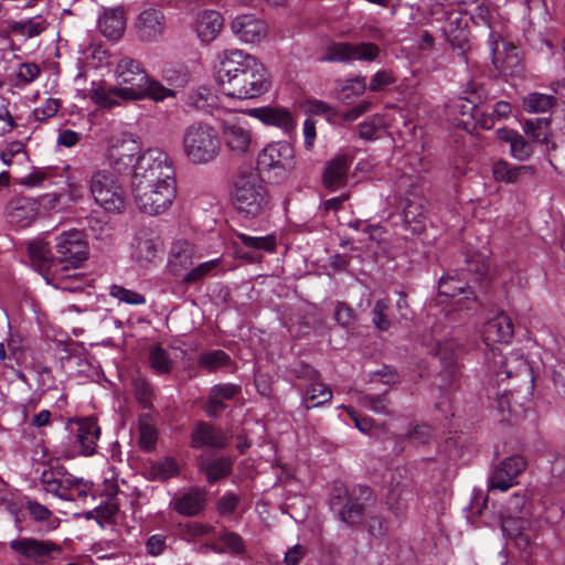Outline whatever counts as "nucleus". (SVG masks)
Wrapping results in <instances>:
<instances>
[{"label":"nucleus","instance_id":"nucleus-1","mask_svg":"<svg viewBox=\"0 0 565 565\" xmlns=\"http://www.w3.org/2000/svg\"><path fill=\"white\" fill-rule=\"evenodd\" d=\"M127 179L139 212L157 216L168 212L178 194L173 162L160 148L140 150L136 140L108 141V180Z\"/></svg>","mask_w":565,"mask_h":565},{"label":"nucleus","instance_id":"nucleus-2","mask_svg":"<svg viewBox=\"0 0 565 565\" xmlns=\"http://www.w3.org/2000/svg\"><path fill=\"white\" fill-rule=\"evenodd\" d=\"M215 81L223 96L239 102L257 99L271 87L267 67L252 54L238 49L223 52Z\"/></svg>","mask_w":565,"mask_h":565},{"label":"nucleus","instance_id":"nucleus-3","mask_svg":"<svg viewBox=\"0 0 565 565\" xmlns=\"http://www.w3.org/2000/svg\"><path fill=\"white\" fill-rule=\"evenodd\" d=\"M182 151L193 166H206L221 153L220 132L209 122H192L182 132Z\"/></svg>","mask_w":565,"mask_h":565},{"label":"nucleus","instance_id":"nucleus-4","mask_svg":"<svg viewBox=\"0 0 565 565\" xmlns=\"http://www.w3.org/2000/svg\"><path fill=\"white\" fill-rule=\"evenodd\" d=\"M109 65L114 85L108 87V108L120 102H134L146 79L147 71L138 60L130 56L115 57L114 61L108 62Z\"/></svg>","mask_w":565,"mask_h":565},{"label":"nucleus","instance_id":"nucleus-5","mask_svg":"<svg viewBox=\"0 0 565 565\" xmlns=\"http://www.w3.org/2000/svg\"><path fill=\"white\" fill-rule=\"evenodd\" d=\"M55 241V259L57 260L55 278L61 282L65 278H77L76 274L70 275L66 271L78 268L87 259L88 247L83 232L77 230L63 232Z\"/></svg>","mask_w":565,"mask_h":565},{"label":"nucleus","instance_id":"nucleus-6","mask_svg":"<svg viewBox=\"0 0 565 565\" xmlns=\"http://www.w3.org/2000/svg\"><path fill=\"white\" fill-rule=\"evenodd\" d=\"M233 203L245 217H256L267 206V192L256 175L239 178L235 183Z\"/></svg>","mask_w":565,"mask_h":565},{"label":"nucleus","instance_id":"nucleus-7","mask_svg":"<svg viewBox=\"0 0 565 565\" xmlns=\"http://www.w3.org/2000/svg\"><path fill=\"white\" fill-rule=\"evenodd\" d=\"M221 146L236 158L252 153L255 147V134L248 120L243 117L224 119L221 122Z\"/></svg>","mask_w":565,"mask_h":565},{"label":"nucleus","instance_id":"nucleus-8","mask_svg":"<svg viewBox=\"0 0 565 565\" xmlns=\"http://www.w3.org/2000/svg\"><path fill=\"white\" fill-rule=\"evenodd\" d=\"M257 163L262 170L273 172L276 177L284 178L289 174L296 166L295 149L287 141H271L258 153Z\"/></svg>","mask_w":565,"mask_h":565},{"label":"nucleus","instance_id":"nucleus-9","mask_svg":"<svg viewBox=\"0 0 565 565\" xmlns=\"http://www.w3.org/2000/svg\"><path fill=\"white\" fill-rule=\"evenodd\" d=\"M66 429L70 431V444L73 445L76 452L84 456L95 454L100 427L94 417L70 419Z\"/></svg>","mask_w":565,"mask_h":565},{"label":"nucleus","instance_id":"nucleus-10","mask_svg":"<svg viewBox=\"0 0 565 565\" xmlns=\"http://www.w3.org/2000/svg\"><path fill=\"white\" fill-rule=\"evenodd\" d=\"M244 114L258 120L266 127H275L289 136L297 129V119L292 111L280 105H267L247 108Z\"/></svg>","mask_w":565,"mask_h":565},{"label":"nucleus","instance_id":"nucleus-11","mask_svg":"<svg viewBox=\"0 0 565 565\" xmlns=\"http://www.w3.org/2000/svg\"><path fill=\"white\" fill-rule=\"evenodd\" d=\"M492 63L504 76H512L521 71V58L518 49L493 33L489 38Z\"/></svg>","mask_w":565,"mask_h":565},{"label":"nucleus","instance_id":"nucleus-12","mask_svg":"<svg viewBox=\"0 0 565 565\" xmlns=\"http://www.w3.org/2000/svg\"><path fill=\"white\" fill-rule=\"evenodd\" d=\"M10 548L21 554L28 559L47 563L58 559L63 553V547L51 541H41L36 539H18L10 543Z\"/></svg>","mask_w":565,"mask_h":565},{"label":"nucleus","instance_id":"nucleus-13","mask_svg":"<svg viewBox=\"0 0 565 565\" xmlns=\"http://www.w3.org/2000/svg\"><path fill=\"white\" fill-rule=\"evenodd\" d=\"M379 45L371 42L339 43L329 50V60L335 62H374L380 55Z\"/></svg>","mask_w":565,"mask_h":565},{"label":"nucleus","instance_id":"nucleus-14","mask_svg":"<svg viewBox=\"0 0 565 565\" xmlns=\"http://www.w3.org/2000/svg\"><path fill=\"white\" fill-rule=\"evenodd\" d=\"M526 461L521 456H512L500 462L489 478V489L507 491L516 483V477L525 469Z\"/></svg>","mask_w":565,"mask_h":565},{"label":"nucleus","instance_id":"nucleus-15","mask_svg":"<svg viewBox=\"0 0 565 565\" xmlns=\"http://www.w3.org/2000/svg\"><path fill=\"white\" fill-rule=\"evenodd\" d=\"M492 364L491 369L500 366V370L494 371L495 381L502 383L504 380L518 375H530V366L523 355L519 353H510L508 356L502 355L497 348H491Z\"/></svg>","mask_w":565,"mask_h":565},{"label":"nucleus","instance_id":"nucleus-16","mask_svg":"<svg viewBox=\"0 0 565 565\" xmlns=\"http://www.w3.org/2000/svg\"><path fill=\"white\" fill-rule=\"evenodd\" d=\"M438 292L447 298L460 296L455 305L461 310L463 308L472 310L476 308V298L472 289L460 278L455 276L441 277L438 284Z\"/></svg>","mask_w":565,"mask_h":565},{"label":"nucleus","instance_id":"nucleus-17","mask_svg":"<svg viewBox=\"0 0 565 565\" xmlns=\"http://www.w3.org/2000/svg\"><path fill=\"white\" fill-rule=\"evenodd\" d=\"M231 29L242 42L249 44L259 43L267 34L265 22L252 14H244L233 19Z\"/></svg>","mask_w":565,"mask_h":565},{"label":"nucleus","instance_id":"nucleus-18","mask_svg":"<svg viewBox=\"0 0 565 565\" xmlns=\"http://www.w3.org/2000/svg\"><path fill=\"white\" fill-rule=\"evenodd\" d=\"M164 30V15L156 9L140 12L136 20V33L142 42H156Z\"/></svg>","mask_w":565,"mask_h":565},{"label":"nucleus","instance_id":"nucleus-19","mask_svg":"<svg viewBox=\"0 0 565 565\" xmlns=\"http://www.w3.org/2000/svg\"><path fill=\"white\" fill-rule=\"evenodd\" d=\"M352 164V157L339 153L331 159L323 172V185L331 192L337 191L347 183L348 172Z\"/></svg>","mask_w":565,"mask_h":565},{"label":"nucleus","instance_id":"nucleus-20","mask_svg":"<svg viewBox=\"0 0 565 565\" xmlns=\"http://www.w3.org/2000/svg\"><path fill=\"white\" fill-rule=\"evenodd\" d=\"M158 237L150 228H140L131 242V257L141 266L151 263L157 255Z\"/></svg>","mask_w":565,"mask_h":565},{"label":"nucleus","instance_id":"nucleus-21","mask_svg":"<svg viewBox=\"0 0 565 565\" xmlns=\"http://www.w3.org/2000/svg\"><path fill=\"white\" fill-rule=\"evenodd\" d=\"M302 370L303 375L310 381L302 397L306 407H318L329 402L332 398V391L328 385L319 381L318 372L308 365H305Z\"/></svg>","mask_w":565,"mask_h":565},{"label":"nucleus","instance_id":"nucleus-22","mask_svg":"<svg viewBox=\"0 0 565 565\" xmlns=\"http://www.w3.org/2000/svg\"><path fill=\"white\" fill-rule=\"evenodd\" d=\"M482 337L488 347L497 343H509L513 337L511 318L501 313L490 319L483 327Z\"/></svg>","mask_w":565,"mask_h":565},{"label":"nucleus","instance_id":"nucleus-23","mask_svg":"<svg viewBox=\"0 0 565 565\" xmlns=\"http://www.w3.org/2000/svg\"><path fill=\"white\" fill-rule=\"evenodd\" d=\"M241 392V387L236 384L225 383L214 385L209 395V401L206 404V413L209 416H217L225 408V401L234 399Z\"/></svg>","mask_w":565,"mask_h":565},{"label":"nucleus","instance_id":"nucleus-24","mask_svg":"<svg viewBox=\"0 0 565 565\" xmlns=\"http://www.w3.org/2000/svg\"><path fill=\"white\" fill-rule=\"evenodd\" d=\"M7 212L12 222L28 224L39 215V203L31 198H14L7 205Z\"/></svg>","mask_w":565,"mask_h":565},{"label":"nucleus","instance_id":"nucleus-25","mask_svg":"<svg viewBox=\"0 0 565 565\" xmlns=\"http://www.w3.org/2000/svg\"><path fill=\"white\" fill-rule=\"evenodd\" d=\"M222 26V15L217 11L206 10L198 15L195 30L199 39L209 43L215 39Z\"/></svg>","mask_w":565,"mask_h":565},{"label":"nucleus","instance_id":"nucleus-26","mask_svg":"<svg viewBox=\"0 0 565 565\" xmlns=\"http://www.w3.org/2000/svg\"><path fill=\"white\" fill-rule=\"evenodd\" d=\"M227 444V436L207 424H199L192 433V446L194 448L213 447L222 448Z\"/></svg>","mask_w":565,"mask_h":565},{"label":"nucleus","instance_id":"nucleus-27","mask_svg":"<svg viewBox=\"0 0 565 565\" xmlns=\"http://www.w3.org/2000/svg\"><path fill=\"white\" fill-rule=\"evenodd\" d=\"M523 131L526 137L532 141L546 146V148H554L551 142L552 129L551 120L548 118H531L526 119L522 125Z\"/></svg>","mask_w":565,"mask_h":565},{"label":"nucleus","instance_id":"nucleus-28","mask_svg":"<svg viewBox=\"0 0 565 565\" xmlns=\"http://www.w3.org/2000/svg\"><path fill=\"white\" fill-rule=\"evenodd\" d=\"M134 98V100H141L145 98L151 99L154 103H161L168 98H174L177 92L164 86L161 82L146 75V79L142 82L141 87Z\"/></svg>","mask_w":565,"mask_h":565},{"label":"nucleus","instance_id":"nucleus-29","mask_svg":"<svg viewBox=\"0 0 565 565\" xmlns=\"http://www.w3.org/2000/svg\"><path fill=\"white\" fill-rule=\"evenodd\" d=\"M497 137L509 143L511 156L519 160L525 161L532 154V147L524 138L515 130L501 128L497 130Z\"/></svg>","mask_w":565,"mask_h":565},{"label":"nucleus","instance_id":"nucleus-30","mask_svg":"<svg viewBox=\"0 0 565 565\" xmlns=\"http://www.w3.org/2000/svg\"><path fill=\"white\" fill-rule=\"evenodd\" d=\"M29 255L32 262L40 268L54 274L57 268V260L55 259V253L52 252V247L49 242L35 241L29 244Z\"/></svg>","mask_w":565,"mask_h":565},{"label":"nucleus","instance_id":"nucleus-31","mask_svg":"<svg viewBox=\"0 0 565 565\" xmlns=\"http://www.w3.org/2000/svg\"><path fill=\"white\" fill-rule=\"evenodd\" d=\"M206 500V493L200 489H191L186 493L174 499L173 508L182 515H195L204 507Z\"/></svg>","mask_w":565,"mask_h":565},{"label":"nucleus","instance_id":"nucleus-32","mask_svg":"<svg viewBox=\"0 0 565 565\" xmlns=\"http://www.w3.org/2000/svg\"><path fill=\"white\" fill-rule=\"evenodd\" d=\"M186 104L198 110L209 113L217 105V96L211 87L201 85L188 94Z\"/></svg>","mask_w":565,"mask_h":565},{"label":"nucleus","instance_id":"nucleus-33","mask_svg":"<svg viewBox=\"0 0 565 565\" xmlns=\"http://www.w3.org/2000/svg\"><path fill=\"white\" fill-rule=\"evenodd\" d=\"M300 107L302 111L309 117H323L329 124L332 125L338 122L339 115L337 108L321 99L312 97L306 98L301 102Z\"/></svg>","mask_w":565,"mask_h":565},{"label":"nucleus","instance_id":"nucleus-34","mask_svg":"<svg viewBox=\"0 0 565 565\" xmlns=\"http://www.w3.org/2000/svg\"><path fill=\"white\" fill-rule=\"evenodd\" d=\"M193 246L184 239L175 241L170 250V266L174 273L192 264Z\"/></svg>","mask_w":565,"mask_h":565},{"label":"nucleus","instance_id":"nucleus-35","mask_svg":"<svg viewBox=\"0 0 565 565\" xmlns=\"http://www.w3.org/2000/svg\"><path fill=\"white\" fill-rule=\"evenodd\" d=\"M424 206L419 202L408 201L403 211L404 227L413 234H419L424 230Z\"/></svg>","mask_w":565,"mask_h":565},{"label":"nucleus","instance_id":"nucleus-36","mask_svg":"<svg viewBox=\"0 0 565 565\" xmlns=\"http://www.w3.org/2000/svg\"><path fill=\"white\" fill-rule=\"evenodd\" d=\"M529 171H532L531 167L511 166L504 160H498L492 166V175L497 182L513 183Z\"/></svg>","mask_w":565,"mask_h":565},{"label":"nucleus","instance_id":"nucleus-37","mask_svg":"<svg viewBox=\"0 0 565 565\" xmlns=\"http://www.w3.org/2000/svg\"><path fill=\"white\" fill-rule=\"evenodd\" d=\"M366 89L365 78L356 76L348 79L337 89V98L344 105H351L356 98L362 96Z\"/></svg>","mask_w":565,"mask_h":565},{"label":"nucleus","instance_id":"nucleus-38","mask_svg":"<svg viewBox=\"0 0 565 565\" xmlns=\"http://www.w3.org/2000/svg\"><path fill=\"white\" fill-rule=\"evenodd\" d=\"M127 29V15L122 7L108 10V42H117Z\"/></svg>","mask_w":565,"mask_h":565},{"label":"nucleus","instance_id":"nucleus-39","mask_svg":"<svg viewBox=\"0 0 565 565\" xmlns=\"http://www.w3.org/2000/svg\"><path fill=\"white\" fill-rule=\"evenodd\" d=\"M555 104V96L537 92L530 93L523 98V108L530 114L546 113Z\"/></svg>","mask_w":565,"mask_h":565},{"label":"nucleus","instance_id":"nucleus-40","mask_svg":"<svg viewBox=\"0 0 565 565\" xmlns=\"http://www.w3.org/2000/svg\"><path fill=\"white\" fill-rule=\"evenodd\" d=\"M213 550L218 553L230 552L234 555H242L246 547L243 537L238 533L226 531L220 535Z\"/></svg>","mask_w":565,"mask_h":565},{"label":"nucleus","instance_id":"nucleus-41","mask_svg":"<svg viewBox=\"0 0 565 565\" xmlns=\"http://www.w3.org/2000/svg\"><path fill=\"white\" fill-rule=\"evenodd\" d=\"M201 469L205 472L207 480L214 482L231 473L232 461L230 458L221 457L201 462Z\"/></svg>","mask_w":565,"mask_h":565},{"label":"nucleus","instance_id":"nucleus-42","mask_svg":"<svg viewBox=\"0 0 565 565\" xmlns=\"http://www.w3.org/2000/svg\"><path fill=\"white\" fill-rule=\"evenodd\" d=\"M149 363L151 369L159 375L168 374L173 366V361L169 352L161 345L150 348Z\"/></svg>","mask_w":565,"mask_h":565},{"label":"nucleus","instance_id":"nucleus-43","mask_svg":"<svg viewBox=\"0 0 565 565\" xmlns=\"http://www.w3.org/2000/svg\"><path fill=\"white\" fill-rule=\"evenodd\" d=\"M235 235L245 247L250 249L273 252L276 247L274 235L250 236L241 232H236Z\"/></svg>","mask_w":565,"mask_h":565},{"label":"nucleus","instance_id":"nucleus-44","mask_svg":"<svg viewBox=\"0 0 565 565\" xmlns=\"http://www.w3.org/2000/svg\"><path fill=\"white\" fill-rule=\"evenodd\" d=\"M230 362V355L223 350H212L201 354L199 358V365L210 372L224 367L228 365Z\"/></svg>","mask_w":565,"mask_h":565},{"label":"nucleus","instance_id":"nucleus-45","mask_svg":"<svg viewBox=\"0 0 565 565\" xmlns=\"http://www.w3.org/2000/svg\"><path fill=\"white\" fill-rule=\"evenodd\" d=\"M157 441V429L152 419L148 415L139 418V444L145 450L154 448Z\"/></svg>","mask_w":565,"mask_h":565},{"label":"nucleus","instance_id":"nucleus-46","mask_svg":"<svg viewBox=\"0 0 565 565\" xmlns=\"http://www.w3.org/2000/svg\"><path fill=\"white\" fill-rule=\"evenodd\" d=\"M162 78L169 87L181 88L184 87L190 79L189 73L184 67L167 66L162 71Z\"/></svg>","mask_w":565,"mask_h":565},{"label":"nucleus","instance_id":"nucleus-47","mask_svg":"<svg viewBox=\"0 0 565 565\" xmlns=\"http://www.w3.org/2000/svg\"><path fill=\"white\" fill-rule=\"evenodd\" d=\"M390 301L386 298L379 299L372 310V321L376 329L386 331L391 327L388 318Z\"/></svg>","mask_w":565,"mask_h":565},{"label":"nucleus","instance_id":"nucleus-48","mask_svg":"<svg viewBox=\"0 0 565 565\" xmlns=\"http://www.w3.org/2000/svg\"><path fill=\"white\" fill-rule=\"evenodd\" d=\"M114 183V181H111ZM127 207V196L121 185L108 184V213H122Z\"/></svg>","mask_w":565,"mask_h":565},{"label":"nucleus","instance_id":"nucleus-49","mask_svg":"<svg viewBox=\"0 0 565 565\" xmlns=\"http://www.w3.org/2000/svg\"><path fill=\"white\" fill-rule=\"evenodd\" d=\"M495 124L493 113H489L483 106L477 107L471 120H463L462 126L469 130L471 127H480L483 129H491Z\"/></svg>","mask_w":565,"mask_h":565},{"label":"nucleus","instance_id":"nucleus-50","mask_svg":"<svg viewBox=\"0 0 565 565\" xmlns=\"http://www.w3.org/2000/svg\"><path fill=\"white\" fill-rule=\"evenodd\" d=\"M41 483L43 484L46 492L53 493L58 498H72V494L66 492V488L63 486V481L58 480L54 476L51 468L42 472Z\"/></svg>","mask_w":565,"mask_h":565},{"label":"nucleus","instance_id":"nucleus-51","mask_svg":"<svg viewBox=\"0 0 565 565\" xmlns=\"http://www.w3.org/2000/svg\"><path fill=\"white\" fill-rule=\"evenodd\" d=\"M86 220L87 225L84 228L83 237L86 236L87 238L104 241L106 222L104 221L103 215L94 212L87 216Z\"/></svg>","mask_w":565,"mask_h":565},{"label":"nucleus","instance_id":"nucleus-52","mask_svg":"<svg viewBox=\"0 0 565 565\" xmlns=\"http://www.w3.org/2000/svg\"><path fill=\"white\" fill-rule=\"evenodd\" d=\"M222 263V258H215L211 259L204 263H201L196 267L192 268L188 274L184 276V281L186 282H193L198 281L209 275H211L213 271H215L218 266Z\"/></svg>","mask_w":565,"mask_h":565},{"label":"nucleus","instance_id":"nucleus-53","mask_svg":"<svg viewBox=\"0 0 565 565\" xmlns=\"http://www.w3.org/2000/svg\"><path fill=\"white\" fill-rule=\"evenodd\" d=\"M131 384L138 402L141 403L145 408L150 407L153 392L148 381L141 375H137L132 379Z\"/></svg>","mask_w":565,"mask_h":565},{"label":"nucleus","instance_id":"nucleus-54","mask_svg":"<svg viewBox=\"0 0 565 565\" xmlns=\"http://www.w3.org/2000/svg\"><path fill=\"white\" fill-rule=\"evenodd\" d=\"M384 124V118L381 115L369 117L359 126L360 137L366 140L375 139Z\"/></svg>","mask_w":565,"mask_h":565},{"label":"nucleus","instance_id":"nucleus-55","mask_svg":"<svg viewBox=\"0 0 565 565\" xmlns=\"http://www.w3.org/2000/svg\"><path fill=\"white\" fill-rule=\"evenodd\" d=\"M110 295L118 299L119 302L128 305H143L146 302V299L141 294L117 285L111 286Z\"/></svg>","mask_w":565,"mask_h":565},{"label":"nucleus","instance_id":"nucleus-56","mask_svg":"<svg viewBox=\"0 0 565 565\" xmlns=\"http://www.w3.org/2000/svg\"><path fill=\"white\" fill-rule=\"evenodd\" d=\"M241 498L234 492H225L217 501L216 509L220 515L228 518L234 514Z\"/></svg>","mask_w":565,"mask_h":565},{"label":"nucleus","instance_id":"nucleus-57","mask_svg":"<svg viewBox=\"0 0 565 565\" xmlns=\"http://www.w3.org/2000/svg\"><path fill=\"white\" fill-rule=\"evenodd\" d=\"M396 78L393 72L387 70L377 71L370 81L369 89L371 92H382L388 86L393 85Z\"/></svg>","mask_w":565,"mask_h":565},{"label":"nucleus","instance_id":"nucleus-58","mask_svg":"<svg viewBox=\"0 0 565 565\" xmlns=\"http://www.w3.org/2000/svg\"><path fill=\"white\" fill-rule=\"evenodd\" d=\"M106 174L103 171L96 172L90 180V192L95 199V202L102 207H105L106 196L104 194Z\"/></svg>","mask_w":565,"mask_h":565},{"label":"nucleus","instance_id":"nucleus-59","mask_svg":"<svg viewBox=\"0 0 565 565\" xmlns=\"http://www.w3.org/2000/svg\"><path fill=\"white\" fill-rule=\"evenodd\" d=\"M360 404L376 414H386L388 411V402L384 395H365Z\"/></svg>","mask_w":565,"mask_h":565},{"label":"nucleus","instance_id":"nucleus-60","mask_svg":"<svg viewBox=\"0 0 565 565\" xmlns=\"http://www.w3.org/2000/svg\"><path fill=\"white\" fill-rule=\"evenodd\" d=\"M32 369L39 375V390H41L43 393L52 390V387L54 386V379L52 376L51 369L43 365L42 363H33Z\"/></svg>","mask_w":565,"mask_h":565},{"label":"nucleus","instance_id":"nucleus-61","mask_svg":"<svg viewBox=\"0 0 565 565\" xmlns=\"http://www.w3.org/2000/svg\"><path fill=\"white\" fill-rule=\"evenodd\" d=\"M153 471L161 479H170L178 475L179 466L172 458H164L153 466Z\"/></svg>","mask_w":565,"mask_h":565},{"label":"nucleus","instance_id":"nucleus-62","mask_svg":"<svg viewBox=\"0 0 565 565\" xmlns=\"http://www.w3.org/2000/svg\"><path fill=\"white\" fill-rule=\"evenodd\" d=\"M61 104L60 100L54 98L46 99L45 104L41 107H38L33 110V115L36 120L44 121L49 118H52L58 111Z\"/></svg>","mask_w":565,"mask_h":565},{"label":"nucleus","instance_id":"nucleus-63","mask_svg":"<svg viewBox=\"0 0 565 565\" xmlns=\"http://www.w3.org/2000/svg\"><path fill=\"white\" fill-rule=\"evenodd\" d=\"M40 73L41 70L35 63H22L17 74V78L22 84H29L34 81Z\"/></svg>","mask_w":565,"mask_h":565},{"label":"nucleus","instance_id":"nucleus-64","mask_svg":"<svg viewBox=\"0 0 565 565\" xmlns=\"http://www.w3.org/2000/svg\"><path fill=\"white\" fill-rule=\"evenodd\" d=\"M167 547V537L162 534H153L146 542V551L151 556L160 555Z\"/></svg>","mask_w":565,"mask_h":565}]
</instances>
